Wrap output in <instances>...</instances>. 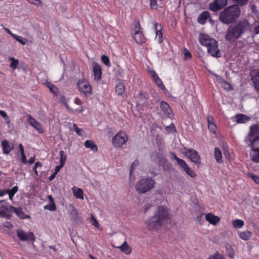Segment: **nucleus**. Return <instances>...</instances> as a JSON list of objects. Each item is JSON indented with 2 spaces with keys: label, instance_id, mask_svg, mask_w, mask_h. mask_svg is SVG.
I'll use <instances>...</instances> for the list:
<instances>
[{
  "label": "nucleus",
  "instance_id": "18",
  "mask_svg": "<svg viewBox=\"0 0 259 259\" xmlns=\"http://www.w3.org/2000/svg\"><path fill=\"white\" fill-rule=\"evenodd\" d=\"M250 75L254 88L259 93V70L256 69H253L251 71Z\"/></svg>",
  "mask_w": 259,
  "mask_h": 259
},
{
  "label": "nucleus",
  "instance_id": "44",
  "mask_svg": "<svg viewBox=\"0 0 259 259\" xmlns=\"http://www.w3.org/2000/svg\"><path fill=\"white\" fill-rule=\"evenodd\" d=\"M238 6H244L247 4L248 0H232Z\"/></svg>",
  "mask_w": 259,
  "mask_h": 259
},
{
  "label": "nucleus",
  "instance_id": "2",
  "mask_svg": "<svg viewBox=\"0 0 259 259\" xmlns=\"http://www.w3.org/2000/svg\"><path fill=\"white\" fill-rule=\"evenodd\" d=\"M241 14V10L237 5H232L225 8L220 14L221 22L225 24L235 23Z\"/></svg>",
  "mask_w": 259,
  "mask_h": 259
},
{
  "label": "nucleus",
  "instance_id": "30",
  "mask_svg": "<svg viewBox=\"0 0 259 259\" xmlns=\"http://www.w3.org/2000/svg\"><path fill=\"white\" fill-rule=\"evenodd\" d=\"M214 157L218 163L223 162L222 153L221 150L217 147L214 149Z\"/></svg>",
  "mask_w": 259,
  "mask_h": 259
},
{
  "label": "nucleus",
  "instance_id": "15",
  "mask_svg": "<svg viewBox=\"0 0 259 259\" xmlns=\"http://www.w3.org/2000/svg\"><path fill=\"white\" fill-rule=\"evenodd\" d=\"M212 75L215 76L217 81L221 84L224 90L229 92L233 90V88L231 85L227 81L225 80L222 76L218 75L215 73H213Z\"/></svg>",
  "mask_w": 259,
  "mask_h": 259
},
{
  "label": "nucleus",
  "instance_id": "1",
  "mask_svg": "<svg viewBox=\"0 0 259 259\" xmlns=\"http://www.w3.org/2000/svg\"><path fill=\"white\" fill-rule=\"evenodd\" d=\"M170 219L168 208L163 205L158 206L154 215L146 221L148 230H156L165 225Z\"/></svg>",
  "mask_w": 259,
  "mask_h": 259
},
{
  "label": "nucleus",
  "instance_id": "49",
  "mask_svg": "<svg viewBox=\"0 0 259 259\" xmlns=\"http://www.w3.org/2000/svg\"><path fill=\"white\" fill-rule=\"evenodd\" d=\"M208 128L209 130L213 133H215L217 130V126L214 123H211L208 124Z\"/></svg>",
  "mask_w": 259,
  "mask_h": 259
},
{
  "label": "nucleus",
  "instance_id": "20",
  "mask_svg": "<svg viewBox=\"0 0 259 259\" xmlns=\"http://www.w3.org/2000/svg\"><path fill=\"white\" fill-rule=\"evenodd\" d=\"M1 147L3 151V153L5 154H8L13 149L14 146L13 144H10L7 140H4L1 142Z\"/></svg>",
  "mask_w": 259,
  "mask_h": 259
},
{
  "label": "nucleus",
  "instance_id": "60",
  "mask_svg": "<svg viewBox=\"0 0 259 259\" xmlns=\"http://www.w3.org/2000/svg\"><path fill=\"white\" fill-rule=\"evenodd\" d=\"M253 33L255 34H259V24L254 27L253 29Z\"/></svg>",
  "mask_w": 259,
  "mask_h": 259
},
{
  "label": "nucleus",
  "instance_id": "53",
  "mask_svg": "<svg viewBox=\"0 0 259 259\" xmlns=\"http://www.w3.org/2000/svg\"><path fill=\"white\" fill-rule=\"evenodd\" d=\"M10 208L13 210L14 211V212L17 215H19V213L21 212V210L20 208H17L12 206H11L10 207Z\"/></svg>",
  "mask_w": 259,
  "mask_h": 259
},
{
  "label": "nucleus",
  "instance_id": "28",
  "mask_svg": "<svg viewBox=\"0 0 259 259\" xmlns=\"http://www.w3.org/2000/svg\"><path fill=\"white\" fill-rule=\"evenodd\" d=\"M125 84L122 82H118L115 87V92L118 95H122L125 91Z\"/></svg>",
  "mask_w": 259,
  "mask_h": 259
},
{
  "label": "nucleus",
  "instance_id": "24",
  "mask_svg": "<svg viewBox=\"0 0 259 259\" xmlns=\"http://www.w3.org/2000/svg\"><path fill=\"white\" fill-rule=\"evenodd\" d=\"M180 166L191 178H195L196 176L195 171L188 166L185 161Z\"/></svg>",
  "mask_w": 259,
  "mask_h": 259
},
{
  "label": "nucleus",
  "instance_id": "33",
  "mask_svg": "<svg viewBox=\"0 0 259 259\" xmlns=\"http://www.w3.org/2000/svg\"><path fill=\"white\" fill-rule=\"evenodd\" d=\"M18 190V187L16 186L13 187L11 190L6 189V193L9 195L10 199L12 200L14 195L17 192Z\"/></svg>",
  "mask_w": 259,
  "mask_h": 259
},
{
  "label": "nucleus",
  "instance_id": "56",
  "mask_svg": "<svg viewBox=\"0 0 259 259\" xmlns=\"http://www.w3.org/2000/svg\"><path fill=\"white\" fill-rule=\"evenodd\" d=\"M184 55L186 58H191L192 57L191 53L187 50H185Z\"/></svg>",
  "mask_w": 259,
  "mask_h": 259
},
{
  "label": "nucleus",
  "instance_id": "48",
  "mask_svg": "<svg viewBox=\"0 0 259 259\" xmlns=\"http://www.w3.org/2000/svg\"><path fill=\"white\" fill-rule=\"evenodd\" d=\"M139 164V161L137 160H135L131 164L130 169V175L131 176L135 169V167Z\"/></svg>",
  "mask_w": 259,
  "mask_h": 259
},
{
  "label": "nucleus",
  "instance_id": "63",
  "mask_svg": "<svg viewBox=\"0 0 259 259\" xmlns=\"http://www.w3.org/2000/svg\"><path fill=\"white\" fill-rule=\"evenodd\" d=\"M63 166H61V164L60 163V165H57L56 166L54 172L57 174L59 171L60 168Z\"/></svg>",
  "mask_w": 259,
  "mask_h": 259
},
{
  "label": "nucleus",
  "instance_id": "47",
  "mask_svg": "<svg viewBox=\"0 0 259 259\" xmlns=\"http://www.w3.org/2000/svg\"><path fill=\"white\" fill-rule=\"evenodd\" d=\"M73 127L74 131L78 136H81L82 135V133L83 132V130L81 128H78L76 124L73 123Z\"/></svg>",
  "mask_w": 259,
  "mask_h": 259
},
{
  "label": "nucleus",
  "instance_id": "35",
  "mask_svg": "<svg viewBox=\"0 0 259 259\" xmlns=\"http://www.w3.org/2000/svg\"><path fill=\"white\" fill-rule=\"evenodd\" d=\"M232 225L234 228L239 229L241 228L244 225V223L243 221L241 220L236 219L232 222Z\"/></svg>",
  "mask_w": 259,
  "mask_h": 259
},
{
  "label": "nucleus",
  "instance_id": "43",
  "mask_svg": "<svg viewBox=\"0 0 259 259\" xmlns=\"http://www.w3.org/2000/svg\"><path fill=\"white\" fill-rule=\"evenodd\" d=\"M10 60L11 61L10 67L13 69H15L18 65V61L13 57L10 58Z\"/></svg>",
  "mask_w": 259,
  "mask_h": 259
},
{
  "label": "nucleus",
  "instance_id": "19",
  "mask_svg": "<svg viewBox=\"0 0 259 259\" xmlns=\"http://www.w3.org/2000/svg\"><path fill=\"white\" fill-rule=\"evenodd\" d=\"M205 218V220L208 222L213 225H216L220 221V218L218 216L215 215L212 213L206 214Z\"/></svg>",
  "mask_w": 259,
  "mask_h": 259
},
{
  "label": "nucleus",
  "instance_id": "62",
  "mask_svg": "<svg viewBox=\"0 0 259 259\" xmlns=\"http://www.w3.org/2000/svg\"><path fill=\"white\" fill-rule=\"evenodd\" d=\"M35 156L30 157L28 160V163L30 164L33 163L35 161Z\"/></svg>",
  "mask_w": 259,
  "mask_h": 259
},
{
  "label": "nucleus",
  "instance_id": "34",
  "mask_svg": "<svg viewBox=\"0 0 259 259\" xmlns=\"http://www.w3.org/2000/svg\"><path fill=\"white\" fill-rule=\"evenodd\" d=\"M251 236V233L249 231H242L239 233V237L244 240H249Z\"/></svg>",
  "mask_w": 259,
  "mask_h": 259
},
{
  "label": "nucleus",
  "instance_id": "21",
  "mask_svg": "<svg viewBox=\"0 0 259 259\" xmlns=\"http://www.w3.org/2000/svg\"><path fill=\"white\" fill-rule=\"evenodd\" d=\"M154 29L156 33L155 38L158 39L159 44L163 41V35L161 31L162 27L160 25H159L156 22L154 23Z\"/></svg>",
  "mask_w": 259,
  "mask_h": 259
},
{
  "label": "nucleus",
  "instance_id": "5",
  "mask_svg": "<svg viewBox=\"0 0 259 259\" xmlns=\"http://www.w3.org/2000/svg\"><path fill=\"white\" fill-rule=\"evenodd\" d=\"M155 181L151 178L142 179L137 184L136 189L141 194L145 193L154 187Z\"/></svg>",
  "mask_w": 259,
  "mask_h": 259
},
{
  "label": "nucleus",
  "instance_id": "10",
  "mask_svg": "<svg viewBox=\"0 0 259 259\" xmlns=\"http://www.w3.org/2000/svg\"><path fill=\"white\" fill-rule=\"evenodd\" d=\"M16 232L17 235L21 241H31L32 242L35 241V237L32 232L25 233L23 230L20 229H18Z\"/></svg>",
  "mask_w": 259,
  "mask_h": 259
},
{
  "label": "nucleus",
  "instance_id": "17",
  "mask_svg": "<svg viewBox=\"0 0 259 259\" xmlns=\"http://www.w3.org/2000/svg\"><path fill=\"white\" fill-rule=\"evenodd\" d=\"M160 107L164 114L168 118H171L174 116L172 109L168 103L164 101L160 102Z\"/></svg>",
  "mask_w": 259,
  "mask_h": 259
},
{
  "label": "nucleus",
  "instance_id": "45",
  "mask_svg": "<svg viewBox=\"0 0 259 259\" xmlns=\"http://www.w3.org/2000/svg\"><path fill=\"white\" fill-rule=\"evenodd\" d=\"M165 130L167 133H172L176 132L175 125L174 123H171L169 125L165 127Z\"/></svg>",
  "mask_w": 259,
  "mask_h": 259
},
{
  "label": "nucleus",
  "instance_id": "22",
  "mask_svg": "<svg viewBox=\"0 0 259 259\" xmlns=\"http://www.w3.org/2000/svg\"><path fill=\"white\" fill-rule=\"evenodd\" d=\"M150 74L154 80L156 84L162 90L165 89V88L161 80V79L158 77L157 73L154 70H151L150 71Z\"/></svg>",
  "mask_w": 259,
  "mask_h": 259
},
{
  "label": "nucleus",
  "instance_id": "11",
  "mask_svg": "<svg viewBox=\"0 0 259 259\" xmlns=\"http://www.w3.org/2000/svg\"><path fill=\"white\" fill-rule=\"evenodd\" d=\"M227 2V0H215L214 2L209 4V9L213 12H217L225 7Z\"/></svg>",
  "mask_w": 259,
  "mask_h": 259
},
{
  "label": "nucleus",
  "instance_id": "39",
  "mask_svg": "<svg viewBox=\"0 0 259 259\" xmlns=\"http://www.w3.org/2000/svg\"><path fill=\"white\" fill-rule=\"evenodd\" d=\"M208 259H225V258L223 255L217 252L213 254L209 255Z\"/></svg>",
  "mask_w": 259,
  "mask_h": 259
},
{
  "label": "nucleus",
  "instance_id": "14",
  "mask_svg": "<svg viewBox=\"0 0 259 259\" xmlns=\"http://www.w3.org/2000/svg\"><path fill=\"white\" fill-rule=\"evenodd\" d=\"M29 124L33 128L37 130L39 133L42 134L44 132V129L41 124L35 120L30 115H28V120Z\"/></svg>",
  "mask_w": 259,
  "mask_h": 259
},
{
  "label": "nucleus",
  "instance_id": "3",
  "mask_svg": "<svg viewBox=\"0 0 259 259\" xmlns=\"http://www.w3.org/2000/svg\"><path fill=\"white\" fill-rule=\"evenodd\" d=\"M248 23L247 21H240L239 23L229 27L225 39L228 41H232L238 39L247 31Z\"/></svg>",
  "mask_w": 259,
  "mask_h": 259
},
{
  "label": "nucleus",
  "instance_id": "6",
  "mask_svg": "<svg viewBox=\"0 0 259 259\" xmlns=\"http://www.w3.org/2000/svg\"><path fill=\"white\" fill-rule=\"evenodd\" d=\"M128 140V137L125 132L120 131L112 138V143L115 148H120L124 145Z\"/></svg>",
  "mask_w": 259,
  "mask_h": 259
},
{
  "label": "nucleus",
  "instance_id": "13",
  "mask_svg": "<svg viewBox=\"0 0 259 259\" xmlns=\"http://www.w3.org/2000/svg\"><path fill=\"white\" fill-rule=\"evenodd\" d=\"M93 72L94 76V79L97 81H100L102 76V67L98 63L94 62L93 63Z\"/></svg>",
  "mask_w": 259,
  "mask_h": 259
},
{
  "label": "nucleus",
  "instance_id": "41",
  "mask_svg": "<svg viewBox=\"0 0 259 259\" xmlns=\"http://www.w3.org/2000/svg\"><path fill=\"white\" fill-rule=\"evenodd\" d=\"M44 209H48L50 211H55L56 210V206L54 202H51L49 204L45 205Z\"/></svg>",
  "mask_w": 259,
  "mask_h": 259
},
{
  "label": "nucleus",
  "instance_id": "36",
  "mask_svg": "<svg viewBox=\"0 0 259 259\" xmlns=\"http://www.w3.org/2000/svg\"><path fill=\"white\" fill-rule=\"evenodd\" d=\"M46 85L49 89L50 92L53 94L56 95L57 93L58 89L55 85L53 84L51 82L47 81Z\"/></svg>",
  "mask_w": 259,
  "mask_h": 259
},
{
  "label": "nucleus",
  "instance_id": "8",
  "mask_svg": "<svg viewBox=\"0 0 259 259\" xmlns=\"http://www.w3.org/2000/svg\"><path fill=\"white\" fill-rule=\"evenodd\" d=\"M139 22H137L135 25V34L134 38L135 41L138 44H142L145 42L146 38L142 31Z\"/></svg>",
  "mask_w": 259,
  "mask_h": 259
},
{
  "label": "nucleus",
  "instance_id": "58",
  "mask_svg": "<svg viewBox=\"0 0 259 259\" xmlns=\"http://www.w3.org/2000/svg\"><path fill=\"white\" fill-rule=\"evenodd\" d=\"M207 120L208 124L209 123H214L213 117L212 116H207Z\"/></svg>",
  "mask_w": 259,
  "mask_h": 259
},
{
  "label": "nucleus",
  "instance_id": "42",
  "mask_svg": "<svg viewBox=\"0 0 259 259\" xmlns=\"http://www.w3.org/2000/svg\"><path fill=\"white\" fill-rule=\"evenodd\" d=\"M102 62L107 66L109 67L110 66V62L109 58L106 55H103L101 58Z\"/></svg>",
  "mask_w": 259,
  "mask_h": 259
},
{
  "label": "nucleus",
  "instance_id": "27",
  "mask_svg": "<svg viewBox=\"0 0 259 259\" xmlns=\"http://www.w3.org/2000/svg\"><path fill=\"white\" fill-rule=\"evenodd\" d=\"M72 191L74 197L76 198L83 199V191L80 188L73 187L72 188Z\"/></svg>",
  "mask_w": 259,
  "mask_h": 259
},
{
  "label": "nucleus",
  "instance_id": "23",
  "mask_svg": "<svg viewBox=\"0 0 259 259\" xmlns=\"http://www.w3.org/2000/svg\"><path fill=\"white\" fill-rule=\"evenodd\" d=\"M11 215L8 213V204H3L0 206V218L10 219Z\"/></svg>",
  "mask_w": 259,
  "mask_h": 259
},
{
  "label": "nucleus",
  "instance_id": "31",
  "mask_svg": "<svg viewBox=\"0 0 259 259\" xmlns=\"http://www.w3.org/2000/svg\"><path fill=\"white\" fill-rule=\"evenodd\" d=\"M250 155L253 161L259 162V149L251 150Z\"/></svg>",
  "mask_w": 259,
  "mask_h": 259
},
{
  "label": "nucleus",
  "instance_id": "26",
  "mask_svg": "<svg viewBox=\"0 0 259 259\" xmlns=\"http://www.w3.org/2000/svg\"><path fill=\"white\" fill-rule=\"evenodd\" d=\"M84 145L85 148H90L94 152H97L98 151L97 145H96L93 141L89 140L85 141L84 143Z\"/></svg>",
  "mask_w": 259,
  "mask_h": 259
},
{
  "label": "nucleus",
  "instance_id": "9",
  "mask_svg": "<svg viewBox=\"0 0 259 259\" xmlns=\"http://www.w3.org/2000/svg\"><path fill=\"white\" fill-rule=\"evenodd\" d=\"M185 155L191 161L198 165L201 164L200 156L195 149L193 148L187 149L185 152Z\"/></svg>",
  "mask_w": 259,
  "mask_h": 259
},
{
  "label": "nucleus",
  "instance_id": "61",
  "mask_svg": "<svg viewBox=\"0 0 259 259\" xmlns=\"http://www.w3.org/2000/svg\"><path fill=\"white\" fill-rule=\"evenodd\" d=\"M152 206V205L150 204H147L144 205V212H146Z\"/></svg>",
  "mask_w": 259,
  "mask_h": 259
},
{
  "label": "nucleus",
  "instance_id": "16",
  "mask_svg": "<svg viewBox=\"0 0 259 259\" xmlns=\"http://www.w3.org/2000/svg\"><path fill=\"white\" fill-rule=\"evenodd\" d=\"M151 159L156 163L160 165L164 163L165 161V158L163 156L161 153L158 152H153L150 155Z\"/></svg>",
  "mask_w": 259,
  "mask_h": 259
},
{
  "label": "nucleus",
  "instance_id": "32",
  "mask_svg": "<svg viewBox=\"0 0 259 259\" xmlns=\"http://www.w3.org/2000/svg\"><path fill=\"white\" fill-rule=\"evenodd\" d=\"M238 123H245L250 120V117L242 114H238L236 116Z\"/></svg>",
  "mask_w": 259,
  "mask_h": 259
},
{
  "label": "nucleus",
  "instance_id": "37",
  "mask_svg": "<svg viewBox=\"0 0 259 259\" xmlns=\"http://www.w3.org/2000/svg\"><path fill=\"white\" fill-rule=\"evenodd\" d=\"M170 154L171 155L170 158L172 159L175 160L177 162L179 166H180L185 161V160L180 159L178 157H177V156L176 155L175 153L171 152H170Z\"/></svg>",
  "mask_w": 259,
  "mask_h": 259
},
{
  "label": "nucleus",
  "instance_id": "25",
  "mask_svg": "<svg viewBox=\"0 0 259 259\" xmlns=\"http://www.w3.org/2000/svg\"><path fill=\"white\" fill-rule=\"evenodd\" d=\"M209 16V13L208 11L201 13L198 17V22L201 25L204 24Z\"/></svg>",
  "mask_w": 259,
  "mask_h": 259
},
{
  "label": "nucleus",
  "instance_id": "29",
  "mask_svg": "<svg viewBox=\"0 0 259 259\" xmlns=\"http://www.w3.org/2000/svg\"><path fill=\"white\" fill-rule=\"evenodd\" d=\"M118 248L122 252L127 254H129L132 251L131 247L128 245L126 241H124L122 245L118 246Z\"/></svg>",
  "mask_w": 259,
  "mask_h": 259
},
{
  "label": "nucleus",
  "instance_id": "12",
  "mask_svg": "<svg viewBox=\"0 0 259 259\" xmlns=\"http://www.w3.org/2000/svg\"><path fill=\"white\" fill-rule=\"evenodd\" d=\"M259 137V125L257 124L252 125L250 127V130L245 138L244 141Z\"/></svg>",
  "mask_w": 259,
  "mask_h": 259
},
{
  "label": "nucleus",
  "instance_id": "46",
  "mask_svg": "<svg viewBox=\"0 0 259 259\" xmlns=\"http://www.w3.org/2000/svg\"><path fill=\"white\" fill-rule=\"evenodd\" d=\"M13 38L15 39L17 41L19 42L22 45H25L26 43V41L25 39H23L21 36H18L17 35H14Z\"/></svg>",
  "mask_w": 259,
  "mask_h": 259
},
{
  "label": "nucleus",
  "instance_id": "57",
  "mask_svg": "<svg viewBox=\"0 0 259 259\" xmlns=\"http://www.w3.org/2000/svg\"><path fill=\"white\" fill-rule=\"evenodd\" d=\"M3 29L7 33L10 34L12 36L13 38V36H14V35H16L15 34L11 32V31L7 27H3Z\"/></svg>",
  "mask_w": 259,
  "mask_h": 259
},
{
  "label": "nucleus",
  "instance_id": "54",
  "mask_svg": "<svg viewBox=\"0 0 259 259\" xmlns=\"http://www.w3.org/2000/svg\"><path fill=\"white\" fill-rule=\"evenodd\" d=\"M150 7L152 9L156 8V0H150Z\"/></svg>",
  "mask_w": 259,
  "mask_h": 259
},
{
  "label": "nucleus",
  "instance_id": "52",
  "mask_svg": "<svg viewBox=\"0 0 259 259\" xmlns=\"http://www.w3.org/2000/svg\"><path fill=\"white\" fill-rule=\"evenodd\" d=\"M28 3L32 4L35 6H40L41 5V0H27Z\"/></svg>",
  "mask_w": 259,
  "mask_h": 259
},
{
  "label": "nucleus",
  "instance_id": "4",
  "mask_svg": "<svg viewBox=\"0 0 259 259\" xmlns=\"http://www.w3.org/2000/svg\"><path fill=\"white\" fill-rule=\"evenodd\" d=\"M199 39L201 45L207 47V52L210 55L217 58L221 56L218 42L215 39L204 33L200 34Z\"/></svg>",
  "mask_w": 259,
  "mask_h": 259
},
{
  "label": "nucleus",
  "instance_id": "64",
  "mask_svg": "<svg viewBox=\"0 0 259 259\" xmlns=\"http://www.w3.org/2000/svg\"><path fill=\"white\" fill-rule=\"evenodd\" d=\"M74 103L78 105H80L81 104V101L78 98H76L74 100Z\"/></svg>",
  "mask_w": 259,
  "mask_h": 259
},
{
  "label": "nucleus",
  "instance_id": "38",
  "mask_svg": "<svg viewBox=\"0 0 259 259\" xmlns=\"http://www.w3.org/2000/svg\"><path fill=\"white\" fill-rule=\"evenodd\" d=\"M60 163L61 164V166H64L66 160V155L63 151H60Z\"/></svg>",
  "mask_w": 259,
  "mask_h": 259
},
{
  "label": "nucleus",
  "instance_id": "7",
  "mask_svg": "<svg viewBox=\"0 0 259 259\" xmlns=\"http://www.w3.org/2000/svg\"><path fill=\"white\" fill-rule=\"evenodd\" d=\"M77 85L81 94H83L86 97L92 94V88L87 79L84 78L79 79Z\"/></svg>",
  "mask_w": 259,
  "mask_h": 259
},
{
  "label": "nucleus",
  "instance_id": "40",
  "mask_svg": "<svg viewBox=\"0 0 259 259\" xmlns=\"http://www.w3.org/2000/svg\"><path fill=\"white\" fill-rule=\"evenodd\" d=\"M0 115L5 119V122L7 124H9L10 123L11 120L10 117L8 116L6 112L3 110H0Z\"/></svg>",
  "mask_w": 259,
  "mask_h": 259
},
{
  "label": "nucleus",
  "instance_id": "55",
  "mask_svg": "<svg viewBox=\"0 0 259 259\" xmlns=\"http://www.w3.org/2000/svg\"><path fill=\"white\" fill-rule=\"evenodd\" d=\"M21 161L23 163H26L27 162V159H26V156L25 154V153H21Z\"/></svg>",
  "mask_w": 259,
  "mask_h": 259
},
{
  "label": "nucleus",
  "instance_id": "59",
  "mask_svg": "<svg viewBox=\"0 0 259 259\" xmlns=\"http://www.w3.org/2000/svg\"><path fill=\"white\" fill-rule=\"evenodd\" d=\"M18 148L19 149L21 154L25 153L23 146L21 143L19 144Z\"/></svg>",
  "mask_w": 259,
  "mask_h": 259
},
{
  "label": "nucleus",
  "instance_id": "50",
  "mask_svg": "<svg viewBox=\"0 0 259 259\" xmlns=\"http://www.w3.org/2000/svg\"><path fill=\"white\" fill-rule=\"evenodd\" d=\"M248 176L250 177L253 181L257 184H259V177L253 174H249Z\"/></svg>",
  "mask_w": 259,
  "mask_h": 259
},
{
  "label": "nucleus",
  "instance_id": "51",
  "mask_svg": "<svg viewBox=\"0 0 259 259\" xmlns=\"http://www.w3.org/2000/svg\"><path fill=\"white\" fill-rule=\"evenodd\" d=\"M91 221L92 222V224L93 225H94L96 228H98L99 227V224L98 221L93 215L91 217Z\"/></svg>",
  "mask_w": 259,
  "mask_h": 259
}]
</instances>
